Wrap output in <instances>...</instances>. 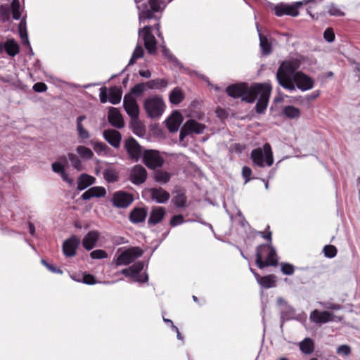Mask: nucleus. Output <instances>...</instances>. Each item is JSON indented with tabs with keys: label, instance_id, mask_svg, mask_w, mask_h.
<instances>
[{
	"label": "nucleus",
	"instance_id": "nucleus-1",
	"mask_svg": "<svg viewBox=\"0 0 360 360\" xmlns=\"http://www.w3.org/2000/svg\"><path fill=\"white\" fill-rule=\"evenodd\" d=\"M272 86L270 83H253L249 85L245 82L236 83L228 86L226 93L233 98H240L242 101L253 103L258 98L255 105L257 114H264L268 107Z\"/></svg>",
	"mask_w": 360,
	"mask_h": 360
},
{
	"label": "nucleus",
	"instance_id": "nucleus-2",
	"mask_svg": "<svg viewBox=\"0 0 360 360\" xmlns=\"http://www.w3.org/2000/svg\"><path fill=\"white\" fill-rule=\"evenodd\" d=\"M300 65L297 60H286L281 63L276 72V79L283 88L289 91L295 90L292 76L299 69Z\"/></svg>",
	"mask_w": 360,
	"mask_h": 360
},
{
	"label": "nucleus",
	"instance_id": "nucleus-3",
	"mask_svg": "<svg viewBox=\"0 0 360 360\" xmlns=\"http://www.w3.org/2000/svg\"><path fill=\"white\" fill-rule=\"evenodd\" d=\"M255 264L260 269L278 265L277 254L271 244H261L256 248Z\"/></svg>",
	"mask_w": 360,
	"mask_h": 360
},
{
	"label": "nucleus",
	"instance_id": "nucleus-4",
	"mask_svg": "<svg viewBox=\"0 0 360 360\" xmlns=\"http://www.w3.org/2000/svg\"><path fill=\"white\" fill-rule=\"evenodd\" d=\"M250 158L254 165L264 167L265 163L270 167L274 163V157L271 146L269 143L263 146V149L257 148L252 150Z\"/></svg>",
	"mask_w": 360,
	"mask_h": 360
},
{
	"label": "nucleus",
	"instance_id": "nucleus-5",
	"mask_svg": "<svg viewBox=\"0 0 360 360\" xmlns=\"http://www.w3.org/2000/svg\"><path fill=\"white\" fill-rule=\"evenodd\" d=\"M153 28L157 30L158 37H162V33L160 31V22H156L153 27L146 25L141 30L143 35L144 46L150 54H155L157 51V41L154 35L151 33Z\"/></svg>",
	"mask_w": 360,
	"mask_h": 360
},
{
	"label": "nucleus",
	"instance_id": "nucleus-6",
	"mask_svg": "<svg viewBox=\"0 0 360 360\" xmlns=\"http://www.w3.org/2000/svg\"><path fill=\"white\" fill-rule=\"evenodd\" d=\"M162 0H148V4H144L142 11L139 13V20L141 22H144L146 20L155 19L159 21L160 16H157L154 13L162 12L163 8Z\"/></svg>",
	"mask_w": 360,
	"mask_h": 360
},
{
	"label": "nucleus",
	"instance_id": "nucleus-7",
	"mask_svg": "<svg viewBox=\"0 0 360 360\" xmlns=\"http://www.w3.org/2000/svg\"><path fill=\"white\" fill-rule=\"evenodd\" d=\"M143 106L148 115L153 118L158 117L162 114L165 103L161 97L154 96L146 98L144 101Z\"/></svg>",
	"mask_w": 360,
	"mask_h": 360
},
{
	"label": "nucleus",
	"instance_id": "nucleus-8",
	"mask_svg": "<svg viewBox=\"0 0 360 360\" xmlns=\"http://www.w3.org/2000/svg\"><path fill=\"white\" fill-rule=\"evenodd\" d=\"M124 149L127 152L128 158L137 162L142 158L143 154V148L132 136L126 139L124 141Z\"/></svg>",
	"mask_w": 360,
	"mask_h": 360
},
{
	"label": "nucleus",
	"instance_id": "nucleus-9",
	"mask_svg": "<svg viewBox=\"0 0 360 360\" xmlns=\"http://www.w3.org/2000/svg\"><path fill=\"white\" fill-rule=\"evenodd\" d=\"M141 158L143 163L150 169L160 168L165 162V160L160 152L153 149H145Z\"/></svg>",
	"mask_w": 360,
	"mask_h": 360
},
{
	"label": "nucleus",
	"instance_id": "nucleus-10",
	"mask_svg": "<svg viewBox=\"0 0 360 360\" xmlns=\"http://www.w3.org/2000/svg\"><path fill=\"white\" fill-rule=\"evenodd\" d=\"M143 254L142 250L139 247H132L124 250L115 260L117 266L129 265Z\"/></svg>",
	"mask_w": 360,
	"mask_h": 360
},
{
	"label": "nucleus",
	"instance_id": "nucleus-11",
	"mask_svg": "<svg viewBox=\"0 0 360 360\" xmlns=\"http://www.w3.org/2000/svg\"><path fill=\"white\" fill-rule=\"evenodd\" d=\"M122 90L120 86H113L109 89V97L108 98L107 88L103 86L100 89V101L102 103H105L109 101L113 105H116L121 101Z\"/></svg>",
	"mask_w": 360,
	"mask_h": 360
},
{
	"label": "nucleus",
	"instance_id": "nucleus-12",
	"mask_svg": "<svg viewBox=\"0 0 360 360\" xmlns=\"http://www.w3.org/2000/svg\"><path fill=\"white\" fill-rule=\"evenodd\" d=\"M205 128L206 127L204 124L199 123L195 120H188L184 123L180 130V140H184L186 136L193 133L197 134H202Z\"/></svg>",
	"mask_w": 360,
	"mask_h": 360
},
{
	"label": "nucleus",
	"instance_id": "nucleus-13",
	"mask_svg": "<svg viewBox=\"0 0 360 360\" xmlns=\"http://www.w3.org/2000/svg\"><path fill=\"white\" fill-rule=\"evenodd\" d=\"M134 201V195L124 191H115L112 196V205L117 208H127Z\"/></svg>",
	"mask_w": 360,
	"mask_h": 360
},
{
	"label": "nucleus",
	"instance_id": "nucleus-14",
	"mask_svg": "<svg viewBox=\"0 0 360 360\" xmlns=\"http://www.w3.org/2000/svg\"><path fill=\"white\" fill-rule=\"evenodd\" d=\"M292 79L295 87L302 91L310 90L314 86V79L302 71L296 72Z\"/></svg>",
	"mask_w": 360,
	"mask_h": 360
},
{
	"label": "nucleus",
	"instance_id": "nucleus-15",
	"mask_svg": "<svg viewBox=\"0 0 360 360\" xmlns=\"http://www.w3.org/2000/svg\"><path fill=\"white\" fill-rule=\"evenodd\" d=\"M302 5V2H297L291 5L279 4L274 6V11L275 15L278 17L283 16L284 15L295 17L298 15V9Z\"/></svg>",
	"mask_w": 360,
	"mask_h": 360
},
{
	"label": "nucleus",
	"instance_id": "nucleus-16",
	"mask_svg": "<svg viewBox=\"0 0 360 360\" xmlns=\"http://www.w3.org/2000/svg\"><path fill=\"white\" fill-rule=\"evenodd\" d=\"M147 176L146 168L141 165H136L130 171L129 179L134 185H141L146 181Z\"/></svg>",
	"mask_w": 360,
	"mask_h": 360
},
{
	"label": "nucleus",
	"instance_id": "nucleus-17",
	"mask_svg": "<svg viewBox=\"0 0 360 360\" xmlns=\"http://www.w3.org/2000/svg\"><path fill=\"white\" fill-rule=\"evenodd\" d=\"M124 108L131 118H137L139 115V108L136 100L131 94H126L123 101Z\"/></svg>",
	"mask_w": 360,
	"mask_h": 360
},
{
	"label": "nucleus",
	"instance_id": "nucleus-18",
	"mask_svg": "<svg viewBox=\"0 0 360 360\" xmlns=\"http://www.w3.org/2000/svg\"><path fill=\"white\" fill-rule=\"evenodd\" d=\"M335 316L328 311H320L318 309H314L310 314L311 321L319 324L335 321Z\"/></svg>",
	"mask_w": 360,
	"mask_h": 360
},
{
	"label": "nucleus",
	"instance_id": "nucleus-19",
	"mask_svg": "<svg viewBox=\"0 0 360 360\" xmlns=\"http://www.w3.org/2000/svg\"><path fill=\"white\" fill-rule=\"evenodd\" d=\"M79 244V239L72 236L66 240L63 245V254L68 257H73L76 255V250Z\"/></svg>",
	"mask_w": 360,
	"mask_h": 360
},
{
	"label": "nucleus",
	"instance_id": "nucleus-20",
	"mask_svg": "<svg viewBox=\"0 0 360 360\" xmlns=\"http://www.w3.org/2000/svg\"><path fill=\"white\" fill-rule=\"evenodd\" d=\"M103 137L109 144L115 148L120 146L122 135L120 131L115 129H105L103 131Z\"/></svg>",
	"mask_w": 360,
	"mask_h": 360
},
{
	"label": "nucleus",
	"instance_id": "nucleus-21",
	"mask_svg": "<svg viewBox=\"0 0 360 360\" xmlns=\"http://www.w3.org/2000/svg\"><path fill=\"white\" fill-rule=\"evenodd\" d=\"M108 119L109 123L117 129H122L124 126L122 116L117 108L111 107L108 112Z\"/></svg>",
	"mask_w": 360,
	"mask_h": 360
},
{
	"label": "nucleus",
	"instance_id": "nucleus-22",
	"mask_svg": "<svg viewBox=\"0 0 360 360\" xmlns=\"http://www.w3.org/2000/svg\"><path fill=\"white\" fill-rule=\"evenodd\" d=\"M148 191L150 194V198L158 203H165L170 198L169 193L162 187L151 188Z\"/></svg>",
	"mask_w": 360,
	"mask_h": 360
},
{
	"label": "nucleus",
	"instance_id": "nucleus-23",
	"mask_svg": "<svg viewBox=\"0 0 360 360\" xmlns=\"http://www.w3.org/2000/svg\"><path fill=\"white\" fill-rule=\"evenodd\" d=\"M166 215V210L163 207H153L151 210L148 224L156 225L162 221Z\"/></svg>",
	"mask_w": 360,
	"mask_h": 360
},
{
	"label": "nucleus",
	"instance_id": "nucleus-24",
	"mask_svg": "<svg viewBox=\"0 0 360 360\" xmlns=\"http://www.w3.org/2000/svg\"><path fill=\"white\" fill-rule=\"evenodd\" d=\"M257 281L264 288H270L276 286V276L270 274L264 276H260L255 270L250 269Z\"/></svg>",
	"mask_w": 360,
	"mask_h": 360
},
{
	"label": "nucleus",
	"instance_id": "nucleus-25",
	"mask_svg": "<svg viewBox=\"0 0 360 360\" xmlns=\"http://www.w3.org/2000/svg\"><path fill=\"white\" fill-rule=\"evenodd\" d=\"M100 237V233L96 230L90 231L83 238L82 245L86 250L93 249Z\"/></svg>",
	"mask_w": 360,
	"mask_h": 360
},
{
	"label": "nucleus",
	"instance_id": "nucleus-26",
	"mask_svg": "<svg viewBox=\"0 0 360 360\" xmlns=\"http://www.w3.org/2000/svg\"><path fill=\"white\" fill-rule=\"evenodd\" d=\"M183 121V117L179 111H174L167 120V127L170 132L176 131Z\"/></svg>",
	"mask_w": 360,
	"mask_h": 360
},
{
	"label": "nucleus",
	"instance_id": "nucleus-27",
	"mask_svg": "<svg viewBox=\"0 0 360 360\" xmlns=\"http://www.w3.org/2000/svg\"><path fill=\"white\" fill-rule=\"evenodd\" d=\"M147 217L146 207H135L129 214V220L134 224L143 222Z\"/></svg>",
	"mask_w": 360,
	"mask_h": 360
},
{
	"label": "nucleus",
	"instance_id": "nucleus-28",
	"mask_svg": "<svg viewBox=\"0 0 360 360\" xmlns=\"http://www.w3.org/2000/svg\"><path fill=\"white\" fill-rule=\"evenodd\" d=\"M106 194V190L103 186H94L86 191L81 196V198L87 200L91 198L96 197L101 198L104 197Z\"/></svg>",
	"mask_w": 360,
	"mask_h": 360
},
{
	"label": "nucleus",
	"instance_id": "nucleus-29",
	"mask_svg": "<svg viewBox=\"0 0 360 360\" xmlns=\"http://www.w3.org/2000/svg\"><path fill=\"white\" fill-rule=\"evenodd\" d=\"M143 262L139 261L134 263L128 269H122L121 272L125 276H129L134 278L135 276H138V274H139V273L143 270Z\"/></svg>",
	"mask_w": 360,
	"mask_h": 360
},
{
	"label": "nucleus",
	"instance_id": "nucleus-30",
	"mask_svg": "<svg viewBox=\"0 0 360 360\" xmlns=\"http://www.w3.org/2000/svg\"><path fill=\"white\" fill-rule=\"evenodd\" d=\"M96 179L87 174H82L78 178L77 189L79 191L84 190L88 186L95 183Z\"/></svg>",
	"mask_w": 360,
	"mask_h": 360
},
{
	"label": "nucleus",
	"instance_id": "nucleus-31",
	"mask_svg": "<svg viewBox=\"0 0 360 360\" xmlns=\"http://www.w3.org/2000/svg\"><path fill=\"white\" fill-rule=\"evenodd\" d=\"M85 115H80L77 118V131L78 138L82 140L88 139L90 137L89 132L84 127L82 121L86 120Z\"/></svg>",
	"mask_w": 360,
	"mask_h": 360
},
{
	"label": "nucleus",
	"instance_id": "nucleus-32",
	"mask_svg": "<svg viewBox=\"0 0 360 360\" xmlns=\"http://www.w3.org/2000/svg\"><path fill=\"white\" fill-rule=\"evenodd\" d=\"M4 48L6 53L11 57H14L20 52V46L13 39H8L4 43Z\"/></svg>",
	"mask_w": 360,
	"mask_h": 360
},
{
	"label": "nucleus",
	"instance_id": "nucleus-33",
	"mask_svg": "<svg viewBox=\"0 0 360 360\" xmlns=\"http://www.w3.org/2000/svg\"><path fill=\"white\" fill-rule=\"evenodd\" d=\"M300 349L305 354H310L314 350V342L309 338H304L299 344Z\"/></svg>",
	"mask_w": 360,
	"mask_h": 360
},
{
	"label": "nucleus",
	"instance_id": "nucleus-34",
	"mask_svg": "<svg viewBox=\"0 0 360 360\" xmlns=\"http://www.w3.org/2000/svg\"><path fill=\"white\" fill-rule=\"evenodd\" d=\"M146 84L150 89H162L167 86L168 81L166 79L158 78L147 82Z\"/></svg>",
	"mask_w": 360,
	"mask_h": 360
},
{
	"label": "nucleus",
	"instance_id": "nucleus-35",
	"mask_svg": "<svg viewBox=\"0 0 360 360\" xmlns=\"http://www.w3.org/2000/svg\"><path fill=\"white\" fill-rule=\"evenodd\" d=\"M131 125L134 134L139 136H144L146 134V129L145 127L139 121V117L136 119L131 118Z\"/></svg>",
	"mask_w": 360,
	"mask_h": 360
},
{
	"label": "nucleus",
	"instance_id": "nucleus-36",
	"mask_svg": "<svg viewBox=\"0 0 360 360\" xmlns=\"http://www.w3.org/2000/svg\"><path fill=\"white\" fill-rule=\"evenodd\" d=\"M283 114L290 119H297L301 115L300 110L293 105L285 106L283 109Z\"/></svg>",
	"mask_w": 360,
	"mask_h": 360
},
{
	"label": "nucleus",
	"instance_id": "nucleus-37",
	"mask_svg": "<svg viewBox=\"0 0 360 360\" xmlns=\"http://www.w3.org/2000/svg\"><path fill=\"white\" fill-rule=\"evenodd\" d=\"M171 176V173L162 169H157L154 172L155 181L161 184H167L169 182Z\"/></svg>",
	"mask_w": 360,
	"mask_h": 360
},
{
	"label": "nucleus",
	"instance_id": "nucleus-38",
	"mask_svg": "<svg viewBox=\"0 0 360 360\" xmlns=\"http://www.w3.org/2000/svg\"><path fill=\"white\" fill-rule=\"evenodd\" d=\"M184 98V95L182 91L178 87L174 88L169 94V101L172 104L178 105Z\"/></svg>",
	"mask_w": 360,
	"mask_h": 360
},
{
	"label": "nucleus",
	"instance_id": "nucleus-39",
	"mask_svg": "<svg viewBox=\"0 0 360 360\" xmlns=\"http://www.w3.org/2000/svg\"><path fill=\"white\" fill-rule=\"evenodd\" d=\"M103 174V178L108 183H115L119 180V174L115 169L106 168Z\"/></svg>",
	"mask_w": 360,
	"mask_h": 360
},
{
	"label": "nucleus",
	"instance_id": "nucleus-40",
	"mask_svg": "<svg viewBox=\"0 0 360 360\" xmlns=\"http://www.w3.org/2000/svg\"><path fill=\"white\" fill-rule=\"evenodd\" d=\"M259 45L262 49V53L269 55L272 51L271 44L269 41L266 37L262 34H259Z\"/></svg>",
	"mask_w": 360,
	"mask_h": 360
},
{
	"label": "nucleus",
	"instance_id": "nucleus-41",
	"mask_svg": "<svg viewBox=\"0 0 360 360\" xmlns=\"http://www.w3.org/2000/svg\"><path fill=\"white\" fill-rule=\"evenodd\" d=\"M172 202L179 208H184L186 206L187 197L184 192H179L174 197Z\"/></svg>",
	"mask_w": 360,
	"mask_h": 360
},
{
	"label": "nucleus",
	"instance_id": "nucleus-42",
	"mask_svg": "<svg viewBox=\"0 0 360 360\" xmlns=\"http://www.w3.org/2000/svg\"><path fill=\"white\" fill-rule=\"evenodd\" d=\"M76 151L80 157L84 159L90 160L94 157V153L92 150L84 146H77Z\"/></svg>",
	"mask_w": 360,
	"mask_h": 360
},
{
	"label": "nucleus",
	"instance_id": "nucleus-43",
	"mask_svg": "<svg viewBox=\"0 0 360 360\" xmlns=\"http://www.w3.org/2000/svg\"><path fill=\"white\" fill-rule=\"evenodd\" d=\"M92 146L95 152L98 155H105L110 150V148L103 142L96 141L92 143Z\"/></svg>",
	"mask_w": 360,
	"mask_h": 360
},
{
	"label": "nucleus",
	"instance_id": "nucleus-44",
	"mask_svg": "<svg viewBox=\"0 0 360 360\" xmlns=\"http://www.w3.org/2000/svg\"><path fill=\"white\" fill-rule=\"evenodd\" d=\"M147 84L146 83H139L136 84L134 87H132L130 90V93L131 96H140L146 89Z\"/></svg>",
	"mask_w": 360,
	"mask_h": 360
},
{
	"label": "nucleus",
	"instance_id": "nucleus-45",
	"mask_svg": "<svg viewBox=\"0 0 360 360\" xmlns=\"http://www.w3.org/2000/svg\"><path fill=\"white\" fill-rule=\"evenodd\" d=\"M68 156L70 161L72 163V167L75 169H76L77 171L82 170L83 167H82V162L77 155H76L75 154H74L72 153H69L68 154Z\"/></svg>",
	"mask_w": 360,
	"mask_h": 360
},
{
	"label": "nucleus",
	"instance_id": "nucleus-46",
	"mask_svg": "<svg viewBox=\"0 0 360 360\" xmlns=\"http://www.w3.org/2000/svg\"><path fill=\"white\" fill-rule=\"evenodd\" d=\"M11 9L12 11L13 18L15 20H19L21 17L20 11V2L19 0H13L11 4Z\"/></svg>",
	"mask_w": 360,
	"mask_h": 360
},
{
	"label": "nucleus",
	"instance_id": "nucleus-47",
	"mask_svg": "<svg viewBox=\"0 0 360 360\" xmlns=\"http://www.w3.org/2000/svg\"><path fill=\"white\" fill-rule=\"evenodd\" d=\"M10 19V8L7 4L0 5V20L3 22L8 21Z\"/></svg>",
	"mask_w": 360,
	"mask_h": 360
},
{
	"label": "nucleus",
	"instance_id": "nucleus-48",
	"mask_svg": "<svg viewBox=\"0 0 360 360\" xmlns=\"http://www.w3.org/2000/svg\"><path fill=\"white\" fill-rule=\"evenodd\" d=\"M323 252L326 257L328 258H333L336 256L338 253V250L333 245H326L323 248Z\"/></svg>",
	"mask_w": 360,
	"mask_h": 360
},
{
	"label": "nucleus",
	"instance_id": "nucleus-49",
	"mask_svg": "<svg viewBox=\"0 0 360 360\" xmlns=\"http://www.w3.org/2000/svg\"><path fill=\"white\" fill-rule=\"evenodd\" d=\"M328 13L332 16H344L345 13L334 4H331L328 7Z\"/></svg>",
	"mask_w": 360,
	"mask_h": 360
},
{
	"label": "nucleus",
	"instance_id": "nucleus-50",
	"mask_svg": "<svg viewBox=\"0 0 360 360\" xmlns=\"http://www.w3.org/2000/svg\"><path fill=\"white\" fill-rule=\"evenodd\" d=\"M281 271L285 275H292L295 272V267L292 264L289 263H283L281 264Z\"/></svg>",
	"mask_w": 360,
	"mask_h": 360
},
{
	"label": "nucleus",
	"instance_id": "nucleus-51",
	"mask_svg": "<svg viewBox=\"0 0 360 360\" xmlns=\"http://www.w3.org/2000/svg\"><path fill=\"white\" fill-rule=\"evenodd\" d=\"M90 256L92 259H104L108 257L107 252L101 249L93 250L90 253Z\"/></svg>",
	"mask_w": 360,
	"mask_h": 360
},
{
	"label": "nucleus",
	"instance_id": "nucleus-52",
	"mask_svg": "<svg viewBox=\"0 0 360 360\" xmlns=\"http://www.w3.org/2000/svg\"><path fill=\"white\" fill-rule=\"evenodd\" d=\"M184 222V217L182 214L174 215L172 217L169 225L172 227L181 224Z\"/></svg>",
	"mask_w": 360,
	"mask_h": 360
},
{
	"label": "nucleus",
	"instance_id": "nucleus-53",
	"mask_svg": "<svg viewBox=\"0 0 360 360\" xmlns=\"http://www.w3.org/2000/svg\"><path fill=\"white\" fill-rule=\"evenodd\" d=\"M336 352L339 355L347 356L351 354V347L347 345H342L337 348Z\"/></svg>",
	"mask_w": 360,
	"mask_h": 360
},
{
	"label": "nucleus",
	"instance_id": "nucleus-54",
	"mask_svg": "<svg viewBox=\"0 0 360 360\" xmlns=\"http://www.w3.org/2000/svg\"><path fill=\"white\" fill-rule=\"evenodd\" d=\"M323 38L328 42H333L335 40V36L332 27H328L323 32Z\"/></svg>",
	"mask_w": 360,
	"mask_h": 360
},
{
	"label": "nucleus",
	"instance_id": "nucleus-55",
	"mask_svg": "<svg viewBox=\"0 0 360 360\" xmlns=\"http://www.w3.org/2000/svg\"><path fill=\"white\" fill-rule=\"evenodd\" d=\"M252 169L248 167L244 166L242 169V176L243 179H245V183H248L251 180V175H252Z\"/></svg>",
	"mask_w": 360,
	"mask_h": 360
},
{
	"label": "nucleus",
	"instance_id": "nucleus-56",
	"mask_svg": "<svg viewBox=\"0 0 360 360\" xmlns=\"http://www.w3.org/2000/svg\"><path fill=\"white\" fill-rule=\"evenodd\" d=\"M41 263L44 266H45L50 271L53 272V273H55V274H63V271L60 270L59 268H58L57 266L53 265V264H51L49 263H48L46 260L44 259H41Z\"/></svg>",
	"mask_w": 360,
	"mask_h": 360
},
{
	"label": "nucleus",
	"instance_id": "nucleus-57",
	"mask_svg": "<svg viewBox=\"0 0 360 360\" xmlns=\"http://www.w3.org/2000/svg\"><path fill=\"white\" fill-rule=\"evenodd\" d=\"M51 168L54 172L59 174L63 173V172L65 171L64 165L59 162H55L52 163Z\"/></svg>",
	"mask_w": 360,
	"mask_h": 360
},
{
	"label": "nucleus",
	"instance_id": "nucleus-58",
	"mask_svg": "<svg viewBox=\"0 0 360 360\" xmlns=\"http://www.w3.org/2000/svg\"><path fill=\"white\" fill-rule=\"evenodd\" d=\"M269 229V226H268L267 229L264 231L259 232V236H261L263 238H264L269 242L267 244L271 245L272 233Z\"/></svg>",
	"mask_w": 360,
	"mask_h": 360
},
{
	"label": "nucleus",
	"instance_id": "nucleus-59",
	"mask_svg": "<svg viewBox=\"0 0 360 360\" xmlns=\"http://www.w3.org/2000/svg\"><path fill=\"white\" fill-rule=\"evenodd\" d=\"M82 280L84 283L89 285H93L96 283V280L94 276L90 274H84Z\"/></svg>",
	"mask_w": 360,
	"mask_h": 360
},
{
	"label": "nucleus",
	"instance_id": "nucleus-60",
	"mask_svg": "<svg viewBox=\"0 0 360 360\" xmlns=\"http://www.w3.org/2000/svg\"><path fill=\"white\" fill-rule=\"evenodd\" d=\"M32 89L35 92H44L47 90V86L44 82H37L33 85Z\"/></svg>",
	"mask_w": 360,
	"mask_h": 360
},
{
	"label": "nucleus",
	"instance_id": "nucleus-61",
	"mask_svg": "<svg viewBox=\"0 0 360 360\" xmlns=\"http://www.w3.org/2000/svg\"><path fill=\"white\" fill-rule=\"evenodd\" d=\"M162 54L169 61L176 62L177 60L176 58L171 53L169 49H168L166 47H163V49H162Z\"/></svg>",
	"mask_w": 360,
	"mask_h": 360
},
{
	"label": "nucleus",
	"instance_id": "nucleus-62",
	"mask_svg": "<svg viewBox=\"0 0 360 360\" xmlns=\"http://www.w3.org/2000/svg\"><path fill=\"white\" fill-rule=\"evenodd\" d=\"M143 53H144V51H143V49L142 48V46L140 45H138L135 48L132 55L134 56V58H137L139 59L143 56Z\"/></svg>",
	"mask_w": 360,
	"mask_h": 360
},
{
	"label": "nucleus",
	"instance_id": "nucleus-63",
	"mask_svg": "<svg viewBox=\"0 0 360 360\" xmlns=\"http://www.w3.org/2000/svg\"><path fill=\"white\" fill-rule=\"evenodd\" d=\"M20 36L23 45H30L28 36L26 30L20 29Z\"/></svg>",
	"mask_w": 360,
	"mask_h": 360
},
{
	"label": "nucleus",
	"instance_id": "nucleus-64",
	"mask_svg": "<svg viewBox=\"0 0 360 360\" xmlns=\"http://www.w3.org/2000/svg\"><path fill=\"white\" fill-rule=\"evenodd\" d=\"M324 307L328 309H333V310H339L342 309V306L339 304L335 303H331V302H327L324 304Z\"/></svg>",
	"mask_w": 360,
	"mask_h": 360
}]
</instances>
